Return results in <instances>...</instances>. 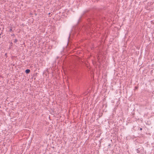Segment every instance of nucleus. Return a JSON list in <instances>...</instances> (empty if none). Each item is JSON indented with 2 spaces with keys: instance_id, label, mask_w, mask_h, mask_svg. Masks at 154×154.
Returning <instances> with one entry per match:
<instances>
[{
  "instance_id": "2",
  "label": "nucleus",
  "mask_w": 154,
  "mask_h": 154,
  "mask_svg": "<svg viewBox=\"0 0 154 154\" xmlns=\"http://www.w3.org/2000/svg\"><path fill=\"white\" fill-rule=\"evenodd\" d=\"M17 39H15L14 41V42L16 43L17 42Z\"/></svg>"
},
{
  "instance_id": "6",
  "label": "nucleus",
  "mask_w": 154,
  "mask_h": 154,
  "mask_svg": "<svg viewBox=\"0 0 154 154\" xmlns=\"http://www.w3.org/2000/svg\"><path fill=\"white\" fill-rule=\"evenodd\" d=\"M142 128H140V130H142Z\"/></svg>"
},
{
  "instance_id": "3",
  "label": "nucleus",
  "mask_w": 154,
  "mask_h": 154,
  "mask_svg": "<svg viewBox=\"0 0 154 154\" xmlns=\"http://www.w3.org/2000/svg\"><path fill=\"white\" fill-rule=\"evenodd\" d=\"M12 29H11L10 30H9V31L10 32H11L12 31Z\"/></svg>"
},
{
  "instance_id": "5",
  "label": "nucleus",
  "mask_w": 154,
  "mask_h": 154,
  "mask_svg": "<svg viewBox=\"0 0 154 154\" xmlns=\"http://www.w3.org/2000/svg\"><path fill=\"white\" fill-rule=\"evenodd\" d=\"M15 35L14 34H13L12 35H12V36H14Z\"/></svg>"
},
{
  "instance_id": "1",
  "label": "nucleus",
  "mask_w": 154,
  "mask_h": 154,
  "mask_svg": "<svg viewBox=\"0 0 154 154\" xmlns=\"http://www.w3.org/2000/svg\"><path fill=\"white\" fill-rule=\"evenodd\" d=\"M30 71V69H26V70H25V72L27 74V73H29Z\"/></svg>"
},
{
  "instance_id": "7",
  "label": "nucleus",
  "mask_w": 154,
  "mask_h": 154,
  "mask_svg": "<svg viewBox=\"0 0 154 154\" xmlns=\"http://www.w3.org/2000/svg\"><path fill=\"white\" fill-rule=\"evenodd\" d=\"M50 14V13H49V14Z\"/></svg>"
},
{
  "instance_id": "8",
  "label": "nucleus",
  "mask_w": 154,
  "mask_h": 154,
  "mask_svg": "<svg viewBox=\"0 0 154 154\" xmlns=\"http://www.w3.org/2000/svg\"><path fill=\"white\" fill-rule=\"evenodd\" d=\"M1 29V28H0V30Z\"/></svg>"
},
{
  "instance_id": "4",
  "label": "nucleus",
  "mask_w": 154,
  "mask_h": 154,
  "mask_svg": "<svg viewBox=\"0 0 154 154\" xmlns=\"http://www.w3.org/2000/svg\"><path fill=\"white\" fill-rule=\"evenodd\" d=\"M69 38H70V35H69V37L68 38V41H69Z\"/></svg>"
}]
</instances>
